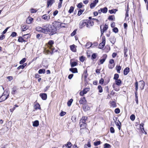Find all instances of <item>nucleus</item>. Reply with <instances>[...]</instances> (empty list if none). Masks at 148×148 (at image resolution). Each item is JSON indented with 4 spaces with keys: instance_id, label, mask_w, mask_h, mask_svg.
<instances>
[{
    "instance_id": "1",
    "label": "nucleus",
    "mask_w": 148,
    "mask_h": 148,
    "mask_svg": "<svg viewBox=\"0 0 148 148\" xmlns=\"http://www.w3.org/2000/svg\"><path fill=\"white\" fill-rule=\"evenodd\" d=\"M43 33H46L48 32H50V34L52 35L56 33V29L49 24H44L42 25Z\"/></svg>"
},
{
    "instance_id": "2",
    "label": "nucleus",
    "mask_w": 148,
    "mask_h": 148,
    "mask_svg": "<svg viewBox=\"0 0 148 148\" xmlns=\"http://www.w3.org/2000/svg\"><path fill=\"white\" fill-rule=\"evenodd\" d=\"M53 43V41L52 40H50L48 42L49 49L46 50L45 51V53L46 54H52L53 53L54 50V48H53L52 45Z\"/></svg>"
},
{
    "instance_id": "3",
    "label": "nucleus",
    "mask_w": 148,
    "mask_h": 148,
    "mask_svg": "<svg viewBox=\"0 0 148 148\" xmlns=\"http://www.w3.org/2000/svg\"><path fill=\"white\" fill-rule=\"evenodd\" d=\"M5 92H4L2 95L0 97V102H1L3 101H4L9 96V91L7 90L6 93L7 94H5Z\"/></svg>"
},
{
    "instance_id": "4",
    "label": "nucleus",
    "mask_w": 148,
    "mask_h": 148,
    "mask_svg": "<svg viewBox=\"0 0 148 148\" xmlns=\"http://www.w3.org/2000/svg\"><path fill=\"white\" fill-rule=\"evenodd\" d=\"M87 119V117L86 116L82 117L81 119L80 122V127H82L83 125L85 127L86 124V121Z\"/></svg>"
},
{
    "instance_id": "5",
    "label": "nucleus",
    "mask_w": 148,
    "mask_h": 148,
    "mask_svg": "<svg viewBox=\"0 0 148 148\" xmlns=\"http://www.w3.org/2000/svg\"><path fill=\"white\" fill-rule=\"evenodd\" d=\"M62 23H60L59 22L54 21L52 23V27H54L56 29V33L57 30V28L60 27L62 25H63Z\"/></svg>"
},
{
    "instance_id": "6",
    "label": "nucleus",
    "mask_w": 148,
    "mask_h": 148,
    "mask_svg": "<svg viewBox=\"0 0 148 148\" xmlns=\"http://www.w3.org/2000/svg\"><path fill=\"white\" fill-rule=\"evenodd\" d=\"M86 27L88 28H90L94 25V22L91 21H89L88 22H86Z\"/></svg>"
},
{
    "instance_id": "7",
    "label": "nucleus",
    "mask_w": 148,
    "mask_h": 148,
    "mask_svg": "<svg viewBox=\"0 0 148 148\" xmlns=\"http://www.w3.org/2000/svg\"><path fill=\"white\" fill-rule=\"evenodd\" d=\"M116 120L115 121V123L116 126L118 127V128L119 130H120L121 128V123L119 121V120H117V118H116Z\"/></svg>"
},
{
    "instance_id": "8",
    "label": "nucleus",
    "mask_w": 148,
    "mask_h": 148,
    "mask_svg": "<svg viewBox=\"0 0 148 148\" xmlns=\"http://www.w3.org/2000/svg\"><path fill=\"white\" fill-rule=\"evenodd\" d=\"M86 22L84 21H81L79 24V28L80 29H82L85 26H86Z\"/></svg>"
},
{
    "instance_id": "9",
    "label": "nucleus",
    "mask_w": 148,
    "mask_h": 148,
    "mask_svg": "<svg viewBox=\"0 0 148 148\" xmlns=\"http://www.w3.org/2000/svg\"><path fill=\"white\" fill-rule=\"evenodd\" d=\"M72 146V144L70 142H68L67 144H66L63 145V148H71Z\"/></svg>"
},
{
    "instance_id": "10",
    "label": "nucleus",
    "mask_w": 148,
    "mask_h": 148,
    "mask_svg": "<svg viewBox=\"0 0 148 148\" xmlns=\"http://www.w3.org/2000/svg\"><path fill=\"white\" fill-rule=\"evenodd\" d=\"M79 103L80 104H85L86 103V101L85 97L81 98L79 101Z\"/></svg>"
},
{
    "instance_id": "11",
    "label": "nucleus",
    "mask_w": 148,
    "mask_h": 148,
    "mask_svg": "<svg viewBox=\"0 0 148 148\" xmlns=\"http://www.w3.org/2000/svg\"><path fill=\"white\" fill-rule=\"evenodd\" d=\"M101 28V34L102 35L103 34L104 32L106 31L107 29H108V25L106 24H105L104 26V27L102 29H101V27H100Z\"/></svg>"
},
{
    "instance_id": "12",
    "label": "nucleus",
    "mask_w": 148,
    "mask_h": 148,
    "mask_svg": "<svg viewBox=\"0 0 148 148\" xmlns=\"http://www.w3.org/2000/svg\"><path fill=\"white\" fill-rule=\"evenodd\" d=\"M145 85V83L142 80L140 81V87L141 90H143L144 89Z\"/></svg>"
},
{
    "instance_id": "13",
    "label": "nucleus",
    "mask_w": 148,
    "mask_h": 148,
    "mask_svg": "<svg viewBox=\"0 0 148 148\" xmlns=\"http://www.w3.org/2000/svg\"><path fill=\"white\" fill-rule=\"evenodd\" d=\"M130 72V68L128 67H126L125 68L123 71L124 75H127Z\"/></svg>"
},
{
    "instance_id": "14",
    "label": "nucleus",
    "mask_w": 148,
    "mask_h": 148,
    "mask_svg": "<svg viewBox=\"0 0 148 148\" xmlns=\"http://www.w3.org/2000/svg\"><path fill=\"white\" fill-rule=\"evenodd\" d=\"M40 96L44 100H45L47 98V95L46 93L40 94Z\"/></svg>"
},
{
    "instance_id": "15",
    "label": "nucleus",
    "mask_w": 148,
    "mask_h": 148,
    "mask_svg": "<svg viewBox=\"0 0 148 148\" xmlns=\"http://www.w3.org/2000/svg\"><path fill=\"white\" fill-rule=\"evenodd\" d=\"M55 2L54 0H47V5L48 7L49 5L51 6Z\"/></svg>"
},
{
    "instance_id": "16",
    "label": "nucleus",
    "mask_w": 148,
    "mask_h": 148,
    "mask_svg": "<svg viewBox=\"0 0 148 148\" xmlns=\"http://www.w3.org/2000/svg\"><path fill=\"white\" fill-rule=\"evenodd\" d=\"M103 58L100 60V62L101 64H102L105 62L107 57V56L106 54L103 55Z\"/></svg>"
},
{
    "instance_id": "17",
    "label": "nucleus",
    "mask_w": 148,
    "mask_h": 148,
    "mask_svg": "<svg viewBox=\"0 0 148 148\" xmlns=\"http://www.w3.org/2000/svg\"><path fill=\"white\" fill-rule=\"evenodd\" d=\"M113 87L114 89L116 91H118L119 90V87L118 86L116 85L115 84H113Z\"/></svg>"
},
{
    "instance_id": "18",
    "label": "nucleus",
    "mask_w": 148,
    "mask_h": 148,
    "mask_svg": "<svg viewBox=\"0 0 148 148\" xmlns=\"http://www.w3.org/2000/svg\"><path fill=\"white\" fill-rule=\"evenodd\" d=\"M70 49H71L73 52H76V46L74 45L71 46Z\"/></svg>"
},
{
    "instance_id": "19",
    "label": "nucleus",
    "mask_w": 148,
    "mask_h": 148,
    "mask_svg": "<svg viewBox=\"0 0 148 148\" xmlns=\"http://www.w3.org/2000/svg\"><path fill=\"white\" fill-rule=\"evenodd\" d=\"M69 70L73 73H77L78 72L77 69L76 68H70Z\"/></svg>"
},
{
    "instance_id": "20",
    "label": "nucleus",
    "mask_w": 148,
    "mask_h": 148,
    "mask_svg": "<svg viewBox=\"0 0 148 148\" xmlns=\"http://www.w3.org/2000/svg\"><path fill=\"white\" fill-rule=\"evenodd\" d=\"M39 125V122L38 121V120H36L35 121H34L33 123V125L34 127H37Z\"/></svg>"
},
{
    "instance_id": "21",
    "label": "nucleus",
    "mask_w": 148,
    "mask_h": 148,
    "mask_svg": "<svg viewBox=\"0 0 148 148\" xmlns=\"http://www.w3.org/2000/svg\"><path fill=\"white\" fill-rule=\"evenodd\" d=\"M36 31H37L40 32H41L43 33V29H42V27H41L38 26V27H37L36 28Z\"/></svg>"
},
{
    "instance_id": "22",
    "label": "nucleus",
    "mask_w": 148,
    "mask_h": 148,
    "mask_svg": "<svg viewBox=\"0 0 148 148\" xmlns=\"http://www.w3.org/2000/svg\"><path fill=\"white\" fill-rule=\"evenodd\" d=\"M42 18L46 21H48L50 19V16L48 17L46 14H45L42 16Z\"/></svg>"
},
{
    "instance_id": "23",
    "label": "nucleus",
    "mask_w": 148,
    "mask_h": 148,
    "mask_svg": "<svg viewBox=\"0 0 148 148\" xmlns=\"http://www.w3.org/2000/svg\"><path fill=\"white\" fill-rule=\"evenodd\" d=\"M121 81L120 79H118L116 80L115 81V83L116 84V85L119 86H120L121 84Z\"/></svg>"
},
{
    "instance_id": "24",
    "label": "nucleus",
    "mask_w": 148,
    "mask_h": 148,
    "mask_svg": "<svg viewBox=\"0 0 148 148\" xmlns=\"http://www.w3.org/2000/svg\"><path fill=\"white\" fill-rule=\"evenodd\" d=\"M18 41L19 42H25L26 40L25 39H24L23 38L21 37H19L18 39Z\"/></svg>"
},
{
    "instance_id": "25",
    "label": "nucleus",
    "mask_w": 148,
    "mask_h": 148,
    "mask_svg": "<svg viewBox=\"0 0 148 148\" xmlns=\"http://www.w3.org/2000/svg\"><path fill=\"white\" fill-rule=\"evenodd\" d=\"M92 45V44L91 42H87L85 46V47L87 48H88L90 47H91Z\"/></svg>"
},
{
    "instance_id": "26",
    "label": "nucleus",
    "mask_w": 148,
    "mask_h": 148,
    "mask_svg": "<svg viewBox=\"0 0 148 148\" xmlns=\"http://www.w3.org/2000/svg\"><path fill=\"white\" fill-rule=\"evenodd\" d=\"M26 65H27L26 63H24V64H23V65H21L20 66H19L17 68V69L18 70L20 69H23L24 68Z\"/></svg>"
},
{
    "instance_id": "27",
    "label": "nucleus",
    "mask_w": 148,
    "mask_h": 148,
    "mask_svg": "<svg viewBox=\"0 0 148 148\" xmlns=\"http://www.w3.org/2000/svg\"><path fill=\"white\" fill-rule=\"evenodd\" d=\"M70 64L71 67H73L77 65V63L76 62H71V60Z\"/></svg>"
},
{
    "instance_id": "28",
    "label": "nucleus",
    "mask_w": 148,
    "mask_h": 148,
    "mask_svg": "<svg viewBox=\"0 0 148 148\" xmlns=\"http://www.w3.org/2000/svg\"><path fill=\"white\" fill-rule=\"evenodd\" d=\"M121 67L120 66H117L116 67V69L117 70V72L119 73H120V71L121 69Z\"/></svg>"
},
{
    "instance_id": "29",
    "label": "nucleus",
    "mask_w": 148,
    "mask_h": 148,
    "mask_svg": "<svg viewBox=\"0 0 148 148\" xmlns=\"http://www.w3.org/2000/svg\"><path fill=\"white\" fill-rule=\"evenodd\" d=\"M33 20V19L32 18H28L27 19L26 22L27 23L30 24L32 23Z\"/></svg>"
},
{
    "instance_id": "30",
    "label": "nucleus",
    "mask_w": 148,
    "mask_h": 148,
    "mask_svg": "<svg viewBox=\"0 0 148 148\" xmlns=\"http://www.w3.org/2000/svg\"><path fill=\"white\" fill-rule=\"evenodd\" d=\"M110 40L111 42L113 44H114L115 41V39L114 38V36H113L110 38Z\"/></svg>"
},
{
    "instance_id": "31",
    "label": "nucleus",
    "mask_w": 148,
    "mask_h": 148,
    "mask_svg": "<svg viewBox=\"0 0 148 148\" xmlns=\"http://www.w3.org/2000/svg\"><path fill=\"white\" fill-rule=\"evenodd\" d=\"M105 45V43L101 42L99 44V48L101 49L103 48Z\"/></svg>"
},
{
    "instance_id": "32",
    "label": "nucleus",
    "mask_w": 148,
    "mask_h": 148,
    "mask_svg": "<svg viewBox=\"0 0 148 148\" xmlns=\"http://www.w3.org/2000/svg\"><path fill=\"white\" fill-rule=\"evenodd\" d=\"M117 11V10L116 9H113L111 10H109V12L110 14H112L115 13Z\"/></svg>"
},
{
    "instance_id": "33",
    "label": "nucleus",
    "mask_w": 148,
    "mask_h": 148,
    "mask_svg": "<svg viewBox=\"0 0 148 148\" xmlns=\"http://www.w3.org/2000/svg\"><path fill=\"white\" fill-rule=\"evenodd\" d=\"M90 108L88 106H85L83 107V109L85 110V111H87L90 110Z\"/></svg>"
},
{
    "instance_id": "34",
    "label": "nucleus",
    "mask_w": 148,
    "mask_h": 148,
    "mask_svg": "<svg viewBox=\"0 0 148 148\" xmlns=\"http://www.w3.org/2000/svg\"><path fill=\"white\" fill-rule=\"evenodd\" d=\"M74 7L72 6H71L70 8V9L68 11V12H69L70 13H72L74 10Z\"/></svg>"
},
{
    "instance_id": "35",
    "label": "nucleus",
    "mask_w": 148,
    "mask_h": 148,
    "mask_svg": "<svg viewBox=\"0 0 148 148\" xmlns=\"http://www.w3.org/2000/svg\"><path fill=\"white\" fill-rule=\"evenodd\" d=\"M101 9L103 13H106L108 11V9L107 8L105 7Z\"/></svg>"
},
{
    "instance_id": "36",
    "label": "nucleus",
    "mask_w": 148,
    "mask_h": 148,
    "mask_svg": "<svg viewBox=\"0 0 148 148\" xmlns=\"http://www.w3.org/2000/svg\"><path fill=\"white\" fill-rule=\"evenodd\" d=\"M45 69H40L38 71V73L39 74L45 73Z\"/></svg>"
},
{
    "instance_id": "37",
    "label": "nucleus",
    "mask_w": 148,
    "mask_h": 148,
    "mask_svg": "<svg viewBox=\"0 0 148 148\" xmlns=\"http://www.w3.org/2000/svg\"><path fill=\"white\" fill-rule=\"evenodd\" d=\"M84 11V10H81L79 9V10L78 11L77 15L78 16H79L80 15H81L82 13Z\"/></svg>"
},
{
    "instance_id": "38",
    "label": "nucleus",
    "mask_w": 148,
    "mask_h": 148,
    "mask_svg": "<svg viewBox=\"0 0 148 148\" xmlns=\"http://www.w3.org/2000/svg\"><path fill=\"white\" fill-rule=\"evenodd\" d=\"M73 100L72 99H70L67 102V105L68 106H70L73 102Z\"/></svg>"
},
{
    "instance_id": "39",
    "label": "nucleus",
    "mask_w": 148,
    "mask_h": 148,
    "mask_svg": "<svg viewBox=\"0 0 148 148\" xmlns=\"http://www.w3.org/2000/svg\"><path fill=\"white\" fill-rule=\"evenodd\" d=\"M111 106L112 107H116V103L114 101H112L110 102Z\"/></svg>"
},
{
    "instance_id": "40",
    "label": "nucleus",
    "mask_w": 148,
    "mask_h": 148,
    "mask_svg": "<svg viewBox=\"0 0 148 148\" xmlns=\"http://www.w3.org/2000/svg\"><path fill=\"white\" fill-rule=\"evenodd\" d=\"M114 15H111L108 18V19L110 20L114 21Z\"/></svg>"
},
{
    "instance_id": "41",
    "label": "nucleus",
    "mask_w": 148,
    "mask_h": 148,
    "mask_svg": "<svg viewBox=\"0 0 148 148\" xmlns=\"http://www.w3.org/2000/svg\"><path fill=\"white\" fill-rule=\"evenodd\" d=\"M98 88L99 90V92H102L103 91V89L101 86L99 85L98 86Z\"/></svg>"
},
{
    "instance_id": "42",
    "label": "nucleus",
    "mask_w": 148,
    "mask_h": 148,
    "mask_svg": "<svg viewBox=\"0 0 148 148\" xmlns=\"http://www.w3.org/2000/svg\"><path fill=\"white\" fill-rule=\"evenodd\" d=\"M104 148H110V145L108 143H105L104 144Z\"/></svg>"
},
{
    "instance_id": "43",
    "label": "nucleus",
    "mask_w": 148,
    "mask_h": 148,
    "mask_svg": "<svg viewBox=\"0 0 148 148\" xmlns=\"http://www.w3.org/2000/svg\"><path fill=\"white\" fill-rule=\"evenodd\" d=\"M97 57V54L95 53H93L91 56V59L92 60L95 59Z\"/></svg>"
},
{
    "instance_id": "44",
    "label": "nucleus",
    "mask_w": 148,
    "mask_h": 148,
    "mask_svg": "<svg viewBox=\"0 0 148 148\" xmlns=\"http://www.w3.org/2000/svg\"><path fill=\"white\" fill-rule=\"evenodd\" d=\"M94 145L95 146H97L101 144V141H98L94 142Z\"/></svg>"
},
{
    "instance_id": "45",
    "label": "nucleus",
    "mask_w": 148,
    "mask_h": 148,
    "mask_svg": "<svg viewBox=\"0 0 148 148\" xmlns=\"http://www.w3.org/2000/svg\"><path fill=\"white\" fill-rule=\"evenodd\" d=\"M89 90V88H86L84 89L82 91L83 92V93L85 94H86L88 91Z\"/></svg>"
},
{
    "instance_id": "46",
    "label": "nucleus",
    "mask_w": 148,
    "mask_h": 148,
    "mask_svg": "<svg viewBox=\"0 0 148 148\" xmlns=\"http://www.w3.org/2000/svg\"><path fill=\"white\" fill-rule=\"evenodd\" d=\"M26 60V59L25 58H23L20 62V64H22L25 62Z\"/></svg>"
},
{
    "instance_id": "47",
    "label": "nucleus",
    "mask_w": 148,
    "mask_h": 148,
    "mask_svg": "<svg viewBox=\"0 0 148 148\" xmlns=\"http://www.w3.org/2000/svg\"><path fill=\"white\" fill-rule=\"evenodd\" d=\"M29 37V34H25L23 36V38L24 39H25V40L26 39H27Z\"/></svg>"
},
{
    "instance_id": "48",
    "label": "nucleus",
    "mask_w": 148,
    "mask_h": 148,
    "mask_svg": "<svg viewBox=\"0 0 148 148\" xmlns=\"http://www.w3.org/2000/svg\"><path fill=\"white\" fill-rule=\"evenodd\" d=\"M119 74H115L114 75V79H115L116 80L118 79V78H119Z\"/></svg>"
},
{
    "instance_id": "49",
    "label": "nucleus",
    "mask_w": 148,
    "mask_h": 148,
    "mask_svg": "<svg viewBox=\"0 0 148 148\" xmlns=\"http://www.w3.org/2000/svg\"><path fill=\"white\" fill-rule=\"evenodd\" d=\"M130 119L131 120L133 121L135 119V116L134 114H132L130 116Z\"/></svg>"
},
{
    "instance_id": "50",
    "label": "nucleus",
    "mask_w": 148,
    "mask_h": 148,
    "mask_svg": "<svg viewBox=\"0 0 148 148\" xmlns=\"http://www.w3.org/2000/svg\"><path fill=\"white\" fill-rule=\"evenodd\" d=\"M114 66V64H109L108 65V67L110 69H112Z\"/></svg>"
},
{
    "instance_id": "51",
    "label": "nucleus",
    "mask_w": 148,
    "mask_h": 148,
    "mask_svg": "<svg viewBox=\"0 0 148 148\" xmlns=\"http://www.w3.org/2000/svg\"><path fill=\"white\" fill-rule=\"evenodd\" d=\"M113 31L115 33H117L118 32V29L117 27H115L113 29Z\"/></svg>"
},
{
    "instance_id": "52",
    "label": "nucleus",
    "mask_w": 148,
    "mask_h": 148,
    "mask_svg": "<svg viewBox=\"0 0 148 148\" xmlns=\"http://www.w3.org/2000/svg\"><path fill=\"white\" fill-rule=\"evenodd\" d=\"M17 35V33L15 32H13L12 33L11 35V36L12 37H14L16 36Z\"/></svg>"
},
{
    "instance_id": "53",
    "label": "nucleus",
    "mask_w": 148,
    "mask_h": 148,
    "mask_svg": "<svg viewBox=\"0 0 148 148\" xmlns=\"http://www.w3.org/2000/svg\"><path fill=\"white\" fill-rule=\"evenodd\" d=\"M77 29L75 30L71 34V36H73L76 34Z\"/></svg>"
},
{
    "instance_id": "54",
    "label": "nucleus",
    "mask_w": 148,
    "mask_h": 148,
    "mask_svg": "<svg viewBox=\"0 0 148 148\" xmlns=\"http://www.w3.org/2000/svg\"><path fill=\"white\" fill-rule=\"evenodd\" d=\"M96 5H95L93 2L92 3L90 4V7L92 9Z\"/></svg>"
},
{
    "instance_id": "55",
    "label": "nucleus",
    "mask_w": 148,
    "mask_h": 148,
    "mask_svg": "<svg viewBox=\"0 0 148 148\" xmlns=\"http://www.w3.org/2000/svg\"><path fill=\"white\" fill-rule=\"evenodd\" d=\"M114 112L116 114H119L120 112V109L118 108H116Z\"/></svg>"
},
{
    "instance_id": "56",
    "label": "nucleus",
    "mask_w": 148,
    "mask_h": 148,
    "mask_svg": "<svg viewBox=\"0 0 148 148\" xmlns=\"http://www.w3.org/2000/svg\"><path fill=\"white\" fill-rule=\"evenodd\" d=\"M85 58V57L82 56L80 58L79 60L81 62H83Z\"/></svg>"
},
{
    "instance_id": "57",
    "label": "nucleus",
    "mask_w": 148,
    "mask_h": 148,
    "mask_svg": "<svg viewBox=\"0 0 148 148\" xmlns=\"http://www.w3.org/2000/svg\"><path fill=\"white\" fill-rule=\"evenodd\" d=\"M16 90V88L14 87L12 89V92H11L12 94H14L15 93V92Z\"/></svg>"
},
{
    "instance_id": "58",
    "label": "nucleus",
    "mask_w": 148,
    "mask_h": 148,
    "mask_svg": "<svg viewBox=\"0 0 148 148\" xmlns=\"http://www.w3.org/2000/svg\"><path fill=\"white\" fill-rule=\"evenodd\" d=\"M135 90H136L137 91L138 89V83L137 82H136L135 83Z\"/></svg>"
},
{
    "instance_id": "59",
    "label": "nucleus",
    "mask_w": 148,
    "mask_h": 148,
    "mask_svg": "<svg viewBox=\"0 0 148 148\" xmlns=\"http://www.w3.org/2000/svg\"><path fill=\"white\" fill-rule=\"evenodd\" d=\"M27 29V28L26 26H23L22 27V31H25Z\"/></svg>"
},
{
    "instance_id": "60",
    "label": "nucleus",
    "mask_w": 148,
    "mask_h": 148,
    "mask_svg": "<svg viewBox=\"0 0 148 148\" xmlns=\"http://www.w3.org/2000/svg\"><path fill=\"white\" fill-rule=\"evenodd\" d=\"M110 132L112 133H113L114 132L115 130L113 127H111L110 128Z\"/></svg>"
},
{
    "instance_id": "61",
    "label": "nucleus",
    "mask_w": 148,
    "mask_h": 148,
    "mask_svg": "<svg viewBox=\"0 0 148 148\" xmlns=\"http://www.w3.org/2000/svg\"><path fill=\"white\" fill-rule=\"evenodd\" d=\"M83 4L82 3H80L78 4L77 5V7L79 8H81L82 7Z\"/></svg>"
},
{
    "instance_id": "62",
    "label": "nucleus",
    "mask_w": 148,
    "mask_h": 148,
    "mask_svg": "<svg viewBox=\"0 0 148 148\" xmlns=\"http://www.w3.org/2000/svg\"><path fill=\"white\" fill-rule=\"evenodd\" d=\"M35 109L36 110L37 109L39 108L40 107V105L39 104H35Z\"/></svg>"
},
{
    "instance_id": "63",
    "label": "nucleus",
    "mask_w": 148,
    "mask_h": 148,
    "mask_svg": "<svg viewBox=\"0 0 148 148\" xmlns=\"http://www.w3.org/2000/svg\"><path fill=\"white\" fill-rule=\"evenodd\" d=\"M5 38V36L4 35H2L0 36V40H2Z\"/></svg>"
},
{
    "instance_id": "64",
    "label": "nucleus",
    "mask_w": 148,
    "mask_h": 148,
    "mask_svg": "<svg viewBox=\"0 0 148 148\" xmlns=\"http://www.w3.org/2000/svg\"><path fill=\"white\" fill-rule=\"evenodd\" d=\"M102 42L105 44L106 39H105V36L103 37L102 38Z\"/></svg>"
}]
</instances>
